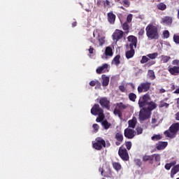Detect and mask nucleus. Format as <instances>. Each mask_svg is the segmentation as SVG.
<instances>
[{"mask_svg":"<svg viewBox=\"0 0 179 179\" xmlns=\"http://www.w3.org/2000/svg\"><path fill=\"white\" fill-rule=\"evenodd\" d=\"M146 36L148 40H159V27L150 24L145 27Z\"/></svg>","mask_w":179,"mask_h":179,"instance_id":"nucleus-1","label":"nucleus"},{"mask_svg":"<svg viewBox=\"0 0 179 179\" xmlns=\"http://www.w3.org/2000/svg\"><path fill=\"white\" fill-rule=\"evenodd\" d=\"M179 132V122L172 124L168 130H166L164 134L167 138L173 139L177 136V134Z\"/></svg>","mask_w":179,"mask_h":179,"instance_id":"nucleus-2","label":"nucleus"},{"mask_svg":"<svg viewBox=\"0 0 179 179\" xmlns=\"http://www.w3.org/2000/svg\"><path fill=\"white\" fill-rule=\"evenodd\" d=\"M127 108H128V105L124 104L122 102L117 103L115 105L113 114H115V115H118L119 118H122V111L127 110Z\"/></svg>","mask_w":179,"mask_h":179,"instance_id":"nucleus-3","label":"nucleus"},{"mask_svg":"<svg viewBox=\"0 0 179 179\" xmlns=\"http://www.w3.org/2000/svg\"><path fill=\"white\" fill-rule=\"evenodd\" d=\"M152 100L150 95L149 94H145L144 95L140 96L138 100V106L140 108H145L147 107L148 103Z\"/></svg>","mask_w":179,"mask_h":179,"instance_id":"nucleus-4","label":"nucleus"},{"mask_svg":"<svg viewBox=\"0 0 179 179\" xmlns=\"http://www.w3.org/2000/svg\"><path fill=\"white\" fill-rule=\"evenodd\" d=\"M92 148L96 150H101L103 148H106V141L101 137H97L95 142H92Z\"/></svg>","mask_w":179,"mask_h":179,"instance_id":"nucleus-5","label":"nucleus"},{"mask_svg":"<svg viewBox=\"0 0 179 179\" xmlns=\"http://www.w3.org/2000/svg\"><path fill=\"white\" fill-rule=\"evenodd\" d=\"M150 86H152V83L150 82H144L139 84L137 87V91L138 94L146 93L150 90Z\"/></svg>","mask_w":179,"mask_h":179,"instance_id":"nucleus-6","label":"nucleus"},{"mask_svg":"<svg viewBox=\"0 0 179 179\" xmlns=\"http://www.w3.org/2000/svg\"><path fill=\"white\" fill-rule=\"evenodd\" d=\"M154 159L155 162H160L161 160L160 154H153L152 155H144L143 157V161L149 162L150 164H153Z\"/></svg>","mask_w":179,"mask_h":179,"instance_id":"nucleus-7","label":"nucleus"},{"mask_svg":"<svg viewBox=\"0 0 179 179\" xmlns=\"http://www.w3.org/2000/svg\"><path fill=\"white\" fill-rule=\"evenodd\" d=\"M118 155L122 160H124V162H128V160H129V154H128V150H127L126 148H124V145H122L120 147L118 150Z\"/></svg>","mask_w":179,"mask_h":179,"instance_id":"nucleus-8","label":"nucleus"},{"mask_svg":"<svg viewBox=\"0 0 179 179\" xmlns=\"http://www.w3.org/2000/svg\"><path fill=\"white\" fill-rule=\"evenodd\" d=\"M150 115H152V112L147 110L146 108H143L139 113V120L141 121L149 120Z\"/></svg>","mask_w":179,"mask_h":179,"instance_id":"nucleus-9","label":"nucleus"},{"mask_svg":"<svg viewBox=\"0 0 179 179\" xmlns=\"http://www.w3.org/2000/svg\"><path fill=\"white\" fill-rule=\"evenodd\" d=\"M91 114L92 115H99L101 114H104V110L103 108H100V105L95 103L91 108Z\"/></svg>","mask_w":179,"mask_h":179,"instance_id":"nucleus-10","label":"nucleus"},{"mask_svg":"<svg viewBox=\"0 0 179 179\" xmlns=\"http://www.w3.org/2000/svg\"><path fill=\"white\" fill-rule=\"evenodd\" d=\"M124 135L127 139H134L135 135H136V131L128 127L124 129Z\"/></svg>","mask_w":179,"mask_h":179,"instance_id":"nucleus-11","label":"nucleus"},{"mask_svg":"<svg viewBox=\"0 0 179 179\" xmlns=\"http://www.w3.org/2000/svg\"><path fill=\"white\" fill-rule=\"evenodd\" d=\"M115 139L116 140L115 145L116 146H120L122 142H124V135L122 132L118 131L115 135Z\"/></svg>","mask_w":179,"mask_h":179,"instance_id":"nucleus-12","label":"nucleus"},{"mask_svg":"<svg viewBox=\"0 0 179 179\" xmlns=\"http://www.w3.org/2000/svg\"><path fill=\"white\" fill-rule=\"evenodd\" d=\"M99 104L103 108H106V110H110V101L107 97H102L99 99Z\"/></svg>","mask_w":179,"mask_h":179,"instance_id":"nucleus-13","label":"nucleus"},{"mask_svg":"<svg viewBox=\"0 0 179 179\" xmlns=\"http://www.w3.org/2000/svg\"><path fill=\"white\" fill-rule=\"evenodd\" d=\"M127 40L129 43V48H136V45L138 44V38L134 36H129Z\"/></svg>","mask_w":179,"mask_h":179,"instance_id":"nucleus-14","label":"nucleus"},{"mask_svg":"<svg viewBox=\"0 0 179 179\" xmlns=\"http://www.w3.org/2000/svg\"><path fill=\"white\" fill-rule=\"evenodd\" d=\"M122 37H124V32L121 30L116 29L113 34V39L116 40V41L121 40Z\"/></svg>","mask_w":179,"mask_h":179,"instance_id":"nucleus-15","label":"nucleus"},{"mask_svg":"<svg viewBox=\"0 0 179 179\" xmlns=\"http://www.w3.org/2000/svg\"><path fill=\"white\" fill-rule=\"evenodd\" d=\"M168 71L171 75H173V76H177L179 73V67L178 66H169L168 67Z\"/></svg>","mask_w":179,"mask_h":179,"instance_id":"nucleus-16","label":"nucleus"},{"mask_svg":"<svg viewBox=\"0 0 179 179\" xmlns=\"http://www.w3.org/2000/svg\"><path fill=\"white\" fill-rule=\"evenodd\" d=\"M155 108H157V103L150 101L147 103V107L145 108V110L150 111V113H152V111H153V110H155Z\"/></svg>","mask_w":179,"mask_h":179,"instance_id":"nucleus-17","label":"nucleus"},{"mask_svg":"<svg viewBox=\"0 0 179 179\" xmlns=\"http://www.w3.org/2000/svg\"><path fill=\"white\" fill-rule=\"evenodd\" d=\"M167 145L169 143L166 141H159L158 143L156 144V149L157 150H164L167 148Z\"/></svg>","mask_w":179,"mask_h":179,"instance_id":"nucleus-18","label":"nucleus"},{"mask_svg":"<svg viewBox=\"0 0 179 179\" xmlns=\"http://www.w3.org/2000/svg\"><path fill=\"white\" fill-rule=\"evenodd\" d=\"M108 69V64H103L102 66L98 67L96 70V73L99 75H101V73H104Z\"/></svg>","mask_w":179,"mask_h":179,"instance_id":"nucleus-19","label":"nucleus"},{"mask_svg":"<svg viewBox=\"0 0 179 179\" xmlns=\"http://www.w3.org/2000/svg\"><path fill=\"white\" fill-rule=\"evenodd\" d=\"M108 21L110 24H114L115 23V14H113V12H110L107 13Z\"/></svg>","mask_w":179,"mask_h":179,"instance_id":"nucleus-20","label":"nucleus"},{"mask_svg":"<svg viewBox=\"0 0 179 179\" xmlns=\"http://www.w3.org/2000/svg\"><path fill=\"white\" fill-rule=\"evenodd\" d=\"M162 23L166 24V26H171V23H173V19L169 16H166L162 19Z\"/></svg>","mask_w":179,"mask_h":179,"instance_id":"nucleus-21","label":"nucleus"},{"mask_svg":"<svg viewBox=\"0 0 179 179\" xmlns=\"http://www.w3.org/2000/svg\"><path fill=\"white\" fill-rule=\"evenodd\" d=\"M179 172V164L174 166L171 170V178H174V176Z\"/></svg>","mask_w":179,"mask_h":179,"instance_id":"nucleus-22","label":"nucleus"},{"mask_svg":"<svg viewBox=\"0 0 179 179\" xmlns=\"http://www.w3.org/2000/svg\"><path fill=\"white\" fill-rule=\"evenodd\" d=\"M125 55L127 59L133 58L134 55H135V50L134 49V48H130V50L127 51Z\"/></svg>","mask_w":179,"mask_h":179,"instance_id":"nucleus-23","label":"nucleus"},{"mask_svg":"<svg viewBox=\"0 0 179 179\" xmlns=\"http://www.w3.org/2000/svg\"><path fill=\"white\" fill-rule=\"evenodd\" d=\"M137 122L138 121L136 120V117H134L132 120L128 121L129 128H132L133 129H135Z\"/></svg>","mask_w":179,"mask_h":179,"instance_id":"nucleus-24","label":"nucleus"},{"mask_svg":"<svg viewBox=\"0 0 179 179\" xmlns=\"http://www.w3.org/2000/svg\"><path fill=\"white\" fill-rule=\"evenodd\" d=\"M102 86H108V83H110V77L106 76V75H102Z\"/></svg>","mask_w":179,"mask_h":179,"instance_id":"nucleus-25","label":"nucleus"},{"mask_svg":"<svg viewBox=\"0 0 179 179\" xmlns=\"http://www.w3.org/2000/svg\"><path fill=\"white\" fill-rule=\"evenodd\" d=\"M148 76L150 80H155V79H156V75H155V71L153 70H148Z\"/></svg>","mask_w":179,"mask_h":179,"instance_id":"nucleus-26","label":"nucleus"},{"mask_svg":"<svg viewBox=\"0 0 179 179\" xmlns=\"http://www.w3.org/2000/svg\"><path fill=\"white\" fill-rule=\"evenodd\" d=\"M105 53L107 57H113V48L110 46L106 47Z\"/></svg>","mask_w":179,"mask_h":179,"instance_id":"nucleus-27","label":"nucleus"},{"mask_svg":"<svg viewBox=\"0 0 179 179\" xmlns=\"http://www.w3.org/2000/svg\"><path fill=\"white\" fill-rule=\"evenodd\" d=\"M157 8L159 10H166L167 6L164 3H159L157 5Z\"/></svg>","mask_w":179,"mask_h":179,"instance_id":"nucleus-28","label":"nucleus"},{"mask_svg":"<svg viewBox=\"0 0 179 179\" xmlns=\"http://www.w3.org/2000/svg\"><path fill=\"white\" fill-rule=\"evenodd\" d=\"M171 59V57L170 56H166V55L161 56V61L163 62V64H167V62H169Z\"/></svg>","mask_w":179,"mask_h":179,"instance_id":"nucleus-29","label":"nucleus"},{"mask_svg":"<svg viewBox=\"0 0 179 179\" xmlns=\"http://www.w3.org/2000/svg\"><path fill=\"white\" fill-rule=\"evenodd\" d=\"M113 167L115 169V170H116V171H120V170L122 169L121 164L118 162H114L113 164Z\"/></svg>","mask_w":179,"mask_h":179,"instance_id":"nucleus-30","label":"nucleus"},{"mask_svg":"<svg viewBox=\"0 0 179 179\" xmlns=\"http://www.w3.org/2000/svg\"><path fill=\"white\" fill-rule=\"evenodd\" d=\"M129 100L134 102L136 101V95L135 94V93L131 92L129 94Z\"/></svg>","mask_w":179,"mask_h":179,"instance_id":"nucleus-31","label":"nucleus"},{"mask_svg":"<svg viewBox=\"0 0 179 179\" xmlns=\"http://www.w3.org/2000/svg\"><path fill=\"white\" fill-rule=\"evenodd\" d=\"M159 54L157 52L150 53L147 55L148 58L150 59H156L157 58Z\"/></svg>","mask_w":179,"mask_h":179,"instance_id":"nucleus-32","label":"nucleus"},{"mask_svg":"<svg viewBox=\"0 0 179 179\" xmlns=\"http://www.w3.org/2000/svg\"><path fill=\"white\" fill-rule=\"evenodd\" d=\"M98 115L99 117L96 119V122H103L104 118H106L104 113Z\"/></svg>","mask_w":179,"mask_h":179,"instance_id":"nucleus-33","label":"nucleus"},{"mask_svg":"<svg viewBox=\"0 0 179 179\" xmlns=\"http://www.w3.org/2000/svg\"><path fill=\"white\" fill-rule=\"evenodd\" d=\"M98 41L99 43V45L102 46L103 44L106 43V37L105 36H99Z\"/></svg>","mask_w":179,"mask_h":179,"instance_id":"nucleus-34","label":"nucleus"},{"mask_svg":"<svg viewBox=\"0 0 179 179\" xmlns=\"http://www.w3.org/2000/svg\"><path fill=\"white\" fill-rule=\"evenodd\" d=\"M101 124L103 126L104 129H108L111 127V124L108 123L107 120H103Z\"/></svg>","mask_w":179,"mask_h":179,"instance_id":"nucleus-35","label":"nucleus"},{"mask_svg":"<svg viewBox=\"0 0 179 179\" xmlns=\"http://www.w3.org/2000/svg\"><path fill=\"white\" fill-rule=\"evenodd\" d=\"M120 58H121V56H120V55H116L114 58H113V62H115V64L116 65H120V64H121V62L120 61Z\"/></svg>","mask_w":179,"mask_h":179,"instance_id":"nucleus-36","label":"nucleus"},{"mask_svg":"<svg viewBox=\"0 0 179 179\" xmlns=\"http://www.w3.org/2000/svg\"><path fill=\"white\" fill-rule=\"evenodd\" d=\"M122 29L124 30L125 33H129V25L128 24V22H124L122 24Z\"/></svg>","mask_w":179,"mask_h":179,"instance_id":"nucleus-37","label":"nucleus"},{"mask_svg":"<svg viewBox=\"0 0 179 179\" xmlns=\"http://www.w3.org/2000/svg\"><path fill=\"white\" fill-rule=\"evenodd\" d=\"M163 136L160 134H154L153 136L151 137L152 141H160Z\"/></svg>","mask_w":179,"mask_h":179,"instance_id":"nucleus-38","label":"nucleus"},{"mask_svg":"<svg viewBox=\"0 0 179 179\" xmlns=\"http://www.w3.org/2000/svg\"><path fill=\"white\" fill-rule=\"evenodd\" d=\"M169 106H170V104L162 101L159 103V108H163V107H164L165 108H169Z\"/></svg>","mask_w":179,"mask_h":179,"instance_id":"nucleus-39","label":"nucleus"},{"mask_svg":"<svg viewBox=\"0 0 179 179\" xmlns=\"http://www.w3.org/2000/svg\"><path fill=\"white\" fill-rule=\"evenodd\" d=\"M124 145L127 149V150H131V148H132V142L131 141H125Z\"/></svg>","mask_w":179,"mask_h":179,"instance_id":"nucleus-40","label":"nucleus"},{"mask_svg":"<svg viewBox=\"0 0 179 179\" xmlns=\"http://www.w3.org/2000/svg\"><path fill=\"white\" fill-rule=\"evenodd\" d=\"M140 62L141 64H146V62H149V58L148 56H143Z\"/></svg>","mask_w":179,"mask_h":179,"instance_id":"nucleus-41","label":"nucleus"},{"mask_svg":"<svg viewBox=\"0 0 179 179\" xmlns=\"http://www.w3.org/2000/svg\"><path fill=\"white\" fill-rule=\"evenodd\" d=\"M122 3L125 6V8H129V6L131 5L129 0H122Z\"/></svg>","mask_w":179,"mask_h":179,"instance_id":"nucleus-42","label":"nucleus"},{"mask_svg":"<svg viewBox=\"0 0 179 179\" xmlns=\"http://www.w3.org/2000/svg\"><path fill=\"white\" fill-rule=\"evenodd\" d=\"M96 85H100V82L97 80H92L90 82V86H92V87L96 86Z\"/></svg>","mask_w":179,"mask_h":179,"instance_id":"nucleus-43","label":"nucleus"},{"mask_svg":"<svg viewBox=\"0 0 179 179\" xmlns=\"http://www.w3.org/2000/svg\"><path fill=\"white\" fill-rule=\"evenodd\" d=\"M162 35L164 36V38H169V37H170V32L169 30H165L162 33Z\"/></svg>","mask_w":179,"mask_h":179,"instance_id":"nucleus-44","label":"nucleus"},{"mask_svg":"<svg viewBox=\"0 0 179 179\" xmlns=\"http://www.w3.org/2000/svg\"><path fill=\"white\" fill-rule=\"evenodd\" d=\"M134 163L136 166H138V167H141L142 166V161L139 159H134Z\"/></svg>","mask_w":179,"mask_h":179,"instance_id":"nucleus-45","label":"nucleus"},{"mask_svg":"<svg viewBox=\"0 0 179 179\" xmlns=\"http://www.w3.org/2000/svg\"><path fill=\"white\" fill-rule=\"evenodd\" d=\"M173 41L176 44H179V35H173Z\"/></svg>","mask_w":179,"mask_h":179,"instance_id":"nucleus-46","label":"nucleus"},{"mask_svg":"<svg viewBox=\"0 0 179 179\" xmlns=\"http://www.w3.org/2000/svg\"><path fill=\"white\" fill-rule=\"evenodd\" d=\"M155 64H156V62L152 60V61L148 62L145 64V65H146V66H148V67L149 68V67L152 66V65H155Z\"/></svg>","mask_w":179,"mask_h":179,"instance_id":"nucleus-47","label":"nucleus"},{"mask_svg":"<svg viewBox=\"0 0 179 179\" xmlns=\"http://www.w3.org/2000/svg\"><path fill=\"white\" fill-rule=\"evenodd\" d=\"M131 22H132V14H129L127 15V23H131Z\"/></svg>","mask_w":179,"mask_h":179,"instance_id":"nucleus-48","label":"nucleus"},{"mask_svg":"<svg viewBox=\"0 0 179 179\" xmlns=\"http://www.w3.org/2000/svg\"><path fill=\"white\" fill-rule=\"evenodd\" d=\"M119 90H120L122 93H124V92L127 90V88L125 87V85H120Z\"/></svg>","mask_w":179,"mask_h":179,"instance_id":"nucleus-49","label":"nucleus"},{"mask_svg":"<svg viewBox=\"0 0 179 179\" xmlns=\"http://www.w3.org/2000/svg\"><path fill=\"white\" fill-rule=\"evenodd\" d=\"M92 127L94 129V132H97L99 131V129L100 128L99 124H94L92 125Z\"/></svg>","mask_w":179,"mask_h":179,"instance_id":"nucleus-50","label":"nucleus"},{"mask_svg":"<svg viewBox=\"0 0 179 179\" xmlns=\"http://www.w3.org/2000/svg\"><path fill=\"white\" fill-rule=\"evenodd\" d=\"M151 123L152 124V125L157 127V119H156L155 117H152L151 120Z\"/></svg>","mask_w":179,"mask_h":179,"instance_id":"nucleus-51","label":"nucleus"},{"mask_svg":"<svg viewBox=\"0 0 179 179\" xmlns=\"http://www.w3.org/2000/svg\"><path fill=\"white\" fill-rule=\"evenodd\" d=\"M136 131L137 132V135H141V134H142V132H143V129H142L141 127H137L136 129Z\"/></svg>","mask_w":179,"mask_h":179,"instance_id":"nucleus-52","label":"nucleus"},{"mask_svg":"<svg viewBox=\"0 0 179 179\" xmlns=\"http://www.w3.org/2000/svg\"><path fill=\"white\" fill-rule=\"evenodd\" d=\"M171 164L168 163V164H166L165 166H164V168L166 169V170H170V169H171Z\"/></svg>","mask_w":179,"mask_h":179,"instance_id":"nucleus-53","label":"nucleus"},{"mask_svg":"<svg viewBox=\"0 0 179 179\" xmlns=\"http://www.w3.org/2000/svg\"><path fill=\"white\" fill-rule=\"evenodd\" d=\"M145 34V30L143 29H141L138 31V36H143Z\"/></svg>","mask_w":179,"mask_h":179,"instance_id":"nucleus-54","label":"nucleus"},{"mask_svg":"<svg viewBox=\"0 0 179 179\" xmlns=\"http://www.w3.org/2000/svg\"><path fill=\"white\" fill-rule=\"evenodd\" d=\"M88 51H89V52H90V54H94V48H93V47L90 46V48H89V50H88Z\"/></svg>","mask_w":179,"mask_h":179,"instance_id":"nucleus-55","label":"nucleus"},{"mask_svg":"<svg viewBox=\"0 0 179 179\" xmlns=\"http://www.w3.org/2000/svg\"><path fill=\"white\" fill-rule=\"evenodd\" d=\"M175 119L176 120V121H179V111L176 113Z\"/></svg>","mask_w":179,"mask_h":179,"instance_id":"nucleus-56","label":"nucleus"},{"mask_svg":"<svg viewBox=\"0 0 179 179\" xmlns=\"http://www.w3.org/2000/svg\"><path fill=\"white\" fill-rule=\"evenodd\" d=\"M173 65H178L179 61L176 59L172 62Z\"/></svg>","mask_w":179,"mask_h":179,"instance_id":"nucleus-57","label":"nucleus"},{"mask_svg":"<svg viewBox=\"0 0 179 179\" xmlns=\"http://www.w3.org/2000/svg\"><path fill=\"white\" fill-rule=\"evenodd\" d=\"M169 164H171V166L173 167H174V166H176V164H177V161H173L172 162L169 163Z\"/></svg>","mask_w":179,"mask_h":179,"instance_id":"nucleus-58","label":"nucleus"},{"mask_svg":"<svg viewBox=\"0 0 179 179\" xmlns=\"http://www.w3.org/2000/svg\"><path fill=\"white\" fill-rule=\"evenodd\" d=\"M77 24H78V22L76 21L73 22L72 23V27H76Z\"/></svg>","mask_w":179,"mask_h":179,"instance_id":"nucleus-59","label":"nucleus"},{"mask_svg":"<svg viewBox=\"0 0 179 179\" xmlns=\"http://www.w3.org/2000/svg\"><path fill=\"white\" fill-rule=\"evenodd\" d=\"M174 94H179V87L173 92Z\"/></svg>","mask_w":179,"mask_h":179,"instance_id":"nucleus-60","label":"nucleus"},{"mask_svg":"<svg viewBox=\"0 0 179 179\" xmlns=\"http://www.w3.org/2000/svg\"><path fill=\"white\" fill-rule=\"evenodd\" d=\"M159 93H166V90H164V89H161V90H159Z\"/></svg>","mask_w":179,"mask_h":179,"instance_id":"nucleus-61","label":"nucleus"},{"mask_svg":"<svg viewBox=\"0 0 179 179\" xmlns=\"http://www.w3.org/2000/svg\"><path fill=\"white\" fill-rule=\"evenodd\" d=\"M176 100H177L176 105L178 108H179V98H178Z\"/></svg>","mask_w":179,"mask_h":179,"instance_id":"nucleus-62","label":"nucleus"},{"mask_svg":"<svg viewBox=\"0 0 179 179\" xmlns=\"http://www.w3.org/2000/svg\"><path fill=\"white\" fill-rule=\"evenodd\" d=\"M171 89H172V90H174L176 89V85H173Z\"/></svg>","mask_w":179,"mask_h":179,"instance_id":"nucleus-63","label":"nucleus"},{"mask_svg":"<svg viewBox=\"0 0 179 179\" xmlns=\"http://www.w3.org/2000/svg\"><path fill=\"white\" fill-rule=\"evenodd\" d=\"M120 9H124V7L121 6V7H120Z\"/></svg>","mask_w":179,"mask_h":179,"instance_id":"nucleus-64","label":"nucleus"}]
</instances>
